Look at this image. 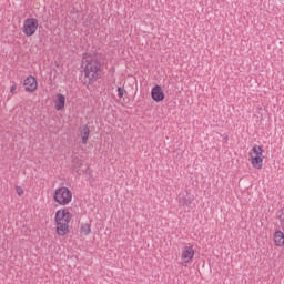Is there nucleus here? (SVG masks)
Instances as JSON below:
<instances>
[{
  "label": "nucleus",
  "instance_id": "obj_1",
  "mask_svg": "<svg viewBox=\"0 0 284 284\" xmlns=\"http://www.w3.org/2000/svg\"><path fill=\"white\" fill-rule=\"evenodd\" d=\"M70 221H72V214L68 209L55 212L57 234L59 236H65L70 232Z\"/></svg>",
  "mask_w": 284,
  "mask_h": 284
},
{
  "label": "nucleus",
  "instance_id": "obj_2",
  "mask_svg": "<svg viewBox=\"0 0 284 284\" xmlns=\"http://www.w3.org/2000/svg\"><path fill=\"white\" fill-rule=\"evenodd\" d=\"M99 70H101V62L97 58H88L84 68L85 81L94 83L99 79Z\"/></svg>",
  "mask_w": 284,
  "mask_h": 284
},
{
  "label": "nucleus",
  "instance_id": "obj_3",
  "mask_svg": "<svg viewBox=\"0 0 284 284\" xmlns=\"http://www.w3.org/2000/svg\"><path fill=\"white\" fill-rule=\"evenodd\" d=\"M53 200L59 205H70L72 203V191L65 186L55 189Z\"/></svg>",
  "mask_w": 284,
  "mask_h": 284
},
{
  "label": "nucleus",
  "instance_id": "obj_4",
  "mask_svg": "<svg viewBox=\"0 0 284 284\" xmlns=\"http://www.w3.org/2000/svg\"><path fill=\"white\" fill-rule=\"evenodd\" d=\"M39 30V20L36 18H28L23 22V33L26 37H32Z\"/></svg>",
  "mask_w": 284,
  "mask_h": 284
},
{
  "label": "nucleus",
  "instance_id": "obj_5",
  "mask_svg": "<svg viewBox=\"0 0 284 284\" xmlns=\"http://www.w3.org/2000/svg\"><path fill=\"white\" fill-rule=\"evenodd\" d=\"M151 97L153 101H155L156 103H161V101L165 99V93L163 92V88H161V85L159 84L153 87L151 90Z\"/></svg>",
  "mask_w": 284,
  "mask_h": 284
},
{
  "label": "nucleus",
  "instance_id": "obj_6",
  "mask_svg": "<svg viewBox=\"0 0 284 284\" xmlns=\"http://www.w3.org/2000/svg\"><path fill=\"white\" fill-rule=\"evenodd\" d=\"M26 92H34L38 88L37 78L29 75L23 82Z\"/></svg>",
  "mask_w": 284,
  "mask_h": 284
},
{
  "label": "nucleus",
  "instance_id": "obj_7",
  "mask_svg": "<svg viewBox=\"0 0 284 284\" xmlns=\"http://www.w3.org/2000/svg\"><path fill=\"white\" fill-rule=\"evenodd\" d=\"M181 258H182V261H184V263H190L192 261V258H194V247L184 246L182 248Z\"/></svg>",
  "mask_w": 284,
  "mask_h": 284
},
{
  "label": "nucleus",
  "instance_id": "obj_8",
  "mask_svg": "<svg viewBox=\"0 0 284 284\" xmlns=\"http://www.w3.org/2000/svg\"><path fill=\"white\" fill-rule=\"evenodd\" d=\"M54 109L57 110V112H61L62 110H65V95L61 93H58L55 95Z\"/></svg>",
  "mask_w": 284,
  "mask_h": 284
},
{
  "label": "nucleus",
  "instance_id": "obj_9",
  "mask_svg": "<svg viewBox=\"0 0 284 284\" xmlns=\"http://www.w3.org/2000/svg\"><path fill=\"white\" fill-rule=\"evenodd\" d=\"M192 203H194V195L187 194L179 199V205L181 207H192Z\"/></svg>",
  "mask_w": 284,
  "mask_h": 284
},
{
  "label": "nucleus",
  "instance_id": "obj_10",
  "mask_svg": "<svg viewBox=\"0 0 284 284\" xmlns=\"http://www.w3.org/2000/svg\"><path fill=\"white\" fill-rule=\"evenodd\" d=\"M80 136L82 139V144L88 145V140L90 139V126H88V124L80 128Z\"/></svg>",
  "mask_w": 284,
  "mask_h": 284
},
{
  "label": "nucleus",
  "instance_id": "obj_11",
  "mask_svg": "<svg viewBox=\"0 0 284 284\" xmlns=\"http://www.w3.org/2000/svg\"><path fill=\"white\" fill-rule=\"evenodd\" d=\"M263 159H265V156L251 158V164L253 165V168H255V170H261L263 168Z\"/></svg>",
  "mask_w": 284,
  "mask_h": 284
},
{
  "label": "nucleus",
  "instance_id": "obj_12",
  "mask_svg": "<svg viewBox=\"0 0 284 284\" xmlns=\"http://www.w3.org/2000/svg\"><path fill=\"white\" fill-rule=\"evenodd\" d=\"M251 158L252 156H263V146L255 145L252 148L251 151Z\"/></svg>",
  "mask_w": 284,
  "mask_h": 284
},
{
  "label": "nucleus",
  "instance_id": "obj_13",
  "mask_svg": "<svg viewBox=\"0 0 284 284\" xmlns=\"http://www.w3.org/2000/svg\"><path fill=\"white\" fill-rule=\"evenodd\" d=\"M92 232V227L90 226V224L85 223L81 225V234H84V236H88L89 234H91Z\"/></svg>",
  "mask_w": 284,
  "mask_h": 284
},
{
  "label": "nucleus",
  "instance_id": "obj_14",
  "mask_svg": "<svg viewBox=\"0 0 284 284\" xmlns=\"http://www.w3.org/2000/svg\"><path fill=\"white\" fill-rule=\"evenodd\" d=\"M126 93H128V91H125L123 88H121V87L118 88L119 99H123V97H125Z\"/></svg>",
  "mask_w": 284,
  "mask_h": 284
},
{
  "label": "nucleus",
  "instance_id": "obj_15",
  "mask_svg": "<svg viewBox=\"0 0 284 284\" xmlns=\"http://www.w3.org/2000/svg\"><path fill=\"white\" fill-rule=\"evenodd\" d=\"M16 192L18 196H23V189L21 186H17Z\"/></svg>",
  "mask_w": 284,
  "mask_h": 284
},
{
  "label": "nucleus",
  "instance_id": "obj_16",
  "mask_svg": "<svg viewBox=\"0 0 284 284\" xmlns=\"http://www.w3.org/2000/svg\"><path fill=\"white\" fill-rule=\"evenodd\" d=\"M10 92L11 94H14L17 92V84L11 85Z\"/></svg>",
  "mask_w": 284,
  "mask_h": 284
}]
</instances>
